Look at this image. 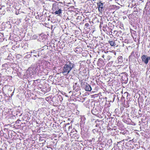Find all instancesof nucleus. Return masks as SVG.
Returning a JSON list of instances; mask_svg holds the SVG:
<instances>
[{"label": "nucleus", "instance_id": "f257e3e1", "mask_svg": "<svg viewBox=\"0 0 150 150\" xmlns=\"http://www.w3.org/2000/svg\"><path fill=\"white\" fill-rule=\"evenodd\" d=\"M74 66L75 64L71 62H67L62 68V73L65 76H67Z\"/></svg>", "mask_w": 150, "mask_h": 150}, {"label": "nucleus", "instance_id": "f03ea898", "mask_svg": "<svg viewBox=\"0 0 150 150\" xmlns=\"http://www.w3.org/2000/svg\"><path fill=\"white\" fill-rule=\"evenodd\" d=\"M142 61L143 62L146 64H147L149 60H150V57H147L146 55H143L141 57Z\"/></svg>", "mask_w": 150, "mask_h": 150}, {"label": "nucleus", "instance_id": "7ed1b4c3", "mask_svg": "<svg viewBox=\"0 0 150 150\" xmlns=\"http://www.w3.org/2000/svg\"><path fill=\"white\" fill-rule=\"evenodd\" d=\"M85 89L86 91H90L91 90V88L89 84L86 83L85 85Z\"/></svg>", "mask_w": 150, "mask_h": 150}, {"label": "nucleus", "instance_id": "20e7f679", "mask_svg": "<svg viewBox=\"0 0 150 150\" xmlns=\"http://www.w3.org/2000/svg\"><path fill=\"white\" fill-rule=\"evenodd\" d=\"M99 16H100V17L101 18L100 19V25L99 26V27H100V28L101 29V28L102 27V25L103 24V22L102 21V17L103 16V15H102V12H101V13L100 12V13L99 14Z\"/></svg>", "mask_w": 150, "mask_h": 150}, {"label": "nucleus", "instance_id": "39448f33", "mask_svg": "<svg viewBox=\"0 0 150 150\" xmlns=\"http://www.w3.org/2000/svg\"><path fill=\"white\" fill-rule=\"evenodd\" d=\"M103 59H102L100 58L98 59V62L97 64L99 66H100V67H102L103 65L102 64V62H103Z\"/></svg>", "mask_w": 150, "mask_h": 150}, {"label": "nucleus", "instance_id": "423d86ee", "mask_svg": "<svg viewBox=\"0 0 150 150\" xmlns=\"http://www.w3.org/2000/svg\"><path fill=\"white\" fill-rule=\"evenodd\" d=\"M62 10L60 9H59L58 10L54 12V13L55 14H57L58 15H59L60 14L62 13Z\"/></svg>", "mask_w": 150, "mask_h": 150}, {"label": "nucleus", "instance_id": "0eeeda50", "mask_svg": "<svg viewBox=\"0 0 150 150\" xmlns=\"http://www.w3.org/2000/svg\"><path fill=\"white\" fill-rule=\"evenodd\" d=\"M109 42L111 46H115L116 45L115 42L114 41H109Z\"/></svg>", "mask_w": 150, "mask_h": 150}, {"label": "nucleus", "instance_id": "6e6552de", "mask_svg": "<svg viewBox=\"0 0 150 150\" xmlns=\"http://www.w3.org/2000/svg\"><path fill=\"white\" fill-rule=\"evenodd\" d=\"M98 6V7H100L102 6H103V4L102 3L101 1H100L99 3L97 4Z\"/></svg>", "mask_w": 150, "mask_h": 150}, {"label": "nucleus", "instance_id": "1a4fd4ad", "mask_svg": "<svg viewBox=\"0 0 150 150\" xmlns=\"http://www.w3.org/2000/svg\"><path fill=\"white\" fill-rule=\"evenodd\" d=\"M95 111H96L95 109H94V110L93 109V110H91L92 113L94 115H96L97 113V112H96Z\"/></svg>", "mask_w": 150, "mask_h": 150}, {"label": "nucleus", "instance_id": "9d476101", "mask_svg": "<svg viewBox=\"0 0 150 150\" xmlns=\"http://www.w3.org/2000/svg\"><path fill=\"white\" fill-rule=\"evenodd\" d=\"M103 8V6H102L101 7H98V10L99 11V12H102L103 10L102 9Z\"/></svg>", "mask_w": 150, "mask_h": 150}, {"label": "nucleus", "instance_id": "9b49d317", "mask_svg": "<svg viewBox=\"0 0 150 150\" xmlns=\"http://www.w3.org/2000/svg\"><path fill=\"white\" fill-rule=\"evenodd\" d=\"M73 88H74V89L76 91H78L79 89H78V86H73Z\"/></svg>", "mask_w": 150, "mask_h": 150}, {"label": "nucleus", "instance_id": "f8f14e48", "mask_svg": "<svg viewBox=\"0 0 150 150\" xmlns=\"http://www.w3.org/2000/svg\"><path fill=\"white\" fill-rule=\"evenodd\" d=\"M102 78H103L102 76V75H101V77H99V79H98V80H99L100 82L102 83H103L102 81L101 80H102Z\"/></svg>", "mask_w": 150, "mask_h": 150}, {"label": "nucleus", "instance_id": "ddd939ff", "mask_svg": "<svg viewBox=\"0 0 150 150\" xmlns=\"http://www.w3.org/2000/svg\"><path fill=\"white\" fill-rule=\"evenodd\" d=\"M85 26H86V27H88L89 25V24L88 23H86L85 24Z\"/></svg>", "mask_w": 150, "mask_h": 150}, {"label": "nucleus", "instance_id": "4468645a", "mask_svg": "<svg viewBox=\"0 0 150 150\" xmlns=\"http://www.w3.org/2000/svg\"><path fill=\"white\" fill-rule=\"evenodd\" d=\"M31 56V55L30 54H28L26 56V57H30Z\"/></svg>", "mask_w": 150, "mask_h": 150}, {"label": "nucleus", "instance_id": "2eb2a0df", "mask_svg": "<svg viewBox=\"0 0 150 150\" xmlns=\"http://www.w3.org/2000/svg\"><path fill=\"white\" fill-rule=\"evenodd\" d=\"M77 83H75V85H74V86H77Z\"/></svg>", "mask_w": 150, "mask_h": 150}, {"label": "nucleus", "instance_id": "dca6fc26", "mask_svg": "<svg viewBox=\"0 0 150 150\" xmlns=\"http://www.w3.org/2000/svg\"><path fill=\"white\" fill-rule=\"evenodd\" d=\"M75 71V70H74V71H73V74L74 73Z\"/></svg>", "mask_w": 150, "mask_h": 150}, {"label": "nucleus", "instance_id": "f3484780", "mask_svg": "<svg viewBox=\"0 0 150 150\" xmlns=\"http://www.w3.org/2000/svg\"><path fill=\"white\" fill-rule=\"evenodd\" d=\"M33 52L32 51H30V53H32Z\"/></svg>", "mask_w": 150, "mask_h": 150}, {"label": "nucleus", "instance_id": "a211bd4d", "mask_svg": "<svg viewBox=\"0 0 150 150\" xmlns=\"http://www.w3.org/2000/svg\"><path fill=\"white\" fill-rule=\"evenodd\" d=\"M34 57H37V55H34Z\"/></svg>", "mask_w": 150, "mask_h": 150}, {"label": "nucleus", "instance_id": "6ab92c4d", "mask_svg": "<svg viewBox=\"0 0 150 150\" xmlns=\"http://www.w3.org/2000/svg\"><path fill=\"white\" fill-rule=\"evenodd\" d=\"M38 57H39L40 56V55H39V54L38 55Z\"/></svg>", "mask_w": 150, "mask_h": 150}, {"label": "nucleus", "instance_id": "aec40b11", "mask_svg": "<svg viewBox=\"0 0 150 150\" xmlns=\"http://www.w3.org/2000/svg\"><path fill=\"white\" fill-rule=\"evenodd\" d=\"M105 29H106V28H105V29H104V30H103V31H105Z\"/></svg>", "mask_w": 150, "mask_h": 150}, {"label": "nucleus", "instance_id": "412c9836", "mask_svg": "<svg viewBox=\"0 0 150 150\" xmlns=\"http://www.w3.org/2000/svg\"><path fill=\"white\" fill-rule=\"evenodd\" d=\"M13 92L12 93V94H11V95H13Z\"/></svg>", "mask_w": 150, "mask_h": 150}, {"label": "nucleus", "instance_id": "4be33fe9", "mask_svg": "<svg viewBox=\"0 0 150 150\" xmlns=\"http://www.w3.org/2000/svg\"><path fill=\"white\" fill-rule=\"evenodd\" d=\"M100 109H101V110H102V108H100Z\"/></svg>", "mask_w": 150, "mask_h": 150}, {"label": "nucleus", "instance_id": "5701e85b", "mask_svg": "<svg viewBox=\"0 0 150 150\" xmlns=\"http://www.w3.org/2000/svg\"><path fill=\"white\" fill-rule=\"evenodd\" d=\"M101 50H102V52H103V50H102V49H101Z\"/></svg>", "mask_w": 150, "mask_h": 150}, {"label": "nucleus", "instance_id": "b1692460", "mask_svg": "<svg viewBox=\"0 0 150 150\" xmlns=\"http://www.w3.org/2000/svg\"><path fill=\"white\" fill-rule=\"evenodd\" d=\"M54 4H53V7H54Z\"/></svg>", "mask_w": 150, "mask_h": 150}, {"label": "nucleus", "instance_id": "393cba45", "mask_svg": "<svg viewBox=\"0 0 150 150\" xmlns=\"http://www.w3.org/2000/svg\"><path fill=\"white\" fill-rule=\"evenodd\" d=\"M33 52H34V51H35V50H33Z\"/></svg>", "mask_w": 150, "mask_h": 150}, {"label": "nucleus", "instance_id": "a878e982", "mask_svg": "<svg viewBox=\"0 0 150 150\" xmlns=\"http://www.w3.org/2000/svg\"><path fill=\"white\" fill-rule=\"evenodd\" d=\"M102 57H103V55L102 56Z\"/></svg>", "mask_w": 150, "mask_h": 150}]
</instances>
